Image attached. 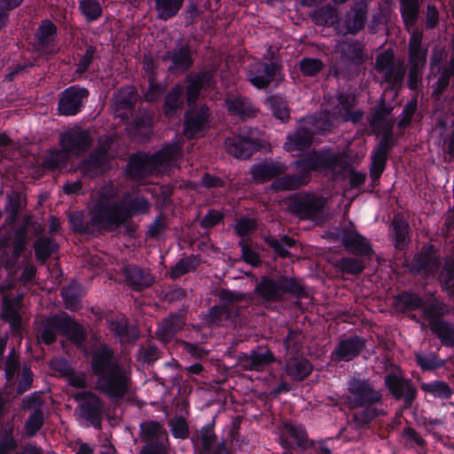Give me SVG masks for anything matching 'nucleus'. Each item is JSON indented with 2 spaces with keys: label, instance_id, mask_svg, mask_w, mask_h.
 <instances>
[{
  "label": "nucleus",
  "instance_id": "15",
  "mask_svg": "<svg viewBox=\"0 0 454 454\" xmlns=\"http://www.w3.org/2000/svg\"><path fill=\"white\" fill-rule=\"evenodd\" d=\"M89 92L84 88L71 86L66 89L59 102V112L61 115L72 116L79 113L87 100Z\"/></svg>",
  "mask_w": 454,
  "mask_h": 454
},
{
  "label": "nucleus",
  "instance_id": "30",
  "mask_svg": "<svg viewBox=\"0 0 454 454\" xmlns=\"http://www.w3.org/2000/svg\"><path fill=\"white\" fill-rule=\"evenodd\" d=\"M341 240L346 248L356 254H369L372 252L369 242L355 231L344 232Z\"/></svg>",
  "mask_w": 454,
  "mask_h": 454
},
{
  "label": "nucleus",
  "instance_id": "42",
  "mask_svg": "<svg viewBox=\"0 0 454 454\" xmlns=\"http://www.w3.org/2000/svg\"><path fill=\"white\" fill-rule=\"evenodd\" d=\"M421 388L434 397L440 399H448L452 393L450 387L442 381L423 383Z\"/></svg>",
  "mask_w": 454,
  "mask_h": 454
},
{
  "label": "nucleus",
  "instance_id": "49",
  "mask_svg": "<svg viewBox=\"0 0 454 454\" xmlns=\"http://www.w3.org/2000/svg\"><path fill=\"white\" fill-rule=\"evenodd\" d=\"M80 9L89 20L98 19L101 14L99 4L94 0H82L80 2Z\"/></svg>",
  "mask_w": 454,
  "mask_h": 454
},
{
  "label": "nucleus",
  "instance_id": "48",
  "mask_svg": "<svg viewBox=\"0 0 454 454\" xmlns=\"http://www.w3.org/2000/svg\"><path fill=\"white\" fill-rule=\"evenodd\" d=\"M171 59L176 67L186 69L192 65L190 50L187 46H182L173 52Z\"/></svg>",
  "mask_w": 454,
  "mask_h": 454
},
{
  "label": "nucleus",
  "instance_id": "27",
  "mask_svg": "<svg viewBox=\"0 0 454 454\" xmlns=\"http://www.w3.org/2000/svg\"><path fill=\"white\" fill-rule=\"evenodd\" d=\"M364 345V341L357 337L343 340L339 343L333 356H335L337 360L349 361L358 355Z\"/></svg>",
  "mask_w": 454,
  "mask_h": 454
},
{
  "label": "nucleus",
  "instance_id": "51",
  "mask_svg": "<svg viewBox=\"0 0 454 454\" xmlns=\"http://www.w3.org/2000/svg\"><path fill=\"white\" fill-rule=\"evenodd\" d=\"M169 427L174 437L178 439H185L188 437L189 429L184 419L181 417L174 418L170 420Z\"/></svg>",
  "mask_w": 454,
  "mask_h": 454
},
{
  "label": "nucleus",
  "instance_id": "52",
  "mask_svg": "<svg viewBox=\"0 0 454 454\" xmlns=\"http://www.w3.org/2000/svg\"><path fill=\"white\" fill-rule=\"evenodd\" d=\"M323 67V63L318 59L306 58L300 63L301 71L304 75L312 76Z\"/></svg>",
  "mask_w": 454,
  "mask_h": 454
},
{
  "label": "nucleus",
  "instance_id": "36",
  "mask_svg": "<svg viewBox=\"0 0 454 454\" xmlns=\"http://www.w3.org/2000/svg\"><path fill=\"white\" fill-rule=\"evenodd\" d=\"M236 311L231 305L215 306L207 316V321L212 325H223L230 320Z\"/></svg>",
  "mask_w": 454,
  "mask_h": 454
},
{
  "label": "nucleus",
  "instance_id": "19",
  "mask_svg": "<svg viewBox=\"0 0 454 454\" xmlns=\"http://www.w3.org/2000/svg\"><path fill=\"white\" fill-rule=\"evenodd\" d=\"M413 268L427 276H434L438 272L439 262L433 246H425L414 257Z\"/></svg>",
  "mask_w": 454,
  "mask_h": 454
},
{
  "label": "nucleus",
  "instance_id": "2",
  "mask_svg": "<svg viewBox=\"0 0 454 454\" xmlns=\"http://www.w3.org/2000/svg\"><path fill=\"white\" fill-rule=\"evenodd\" d=\"M91 369L98 377L96 388L114 399L122 398L131 386L130 372L121 367L105 345L91 351Z\"/></svg>",
  "mask_w": 454,
  "mask_h": 454
},
{
  "label": "nucleus",
  "instance_id": "35",
  "mask_svg": "<svg viewBox=\"0 0 454 454\" xmlns=\"http://www.w3.org/2000/svg\"><path fill=\"white\" fill-rule=\"evenodd\" d=\"M388 148V144L385 139L380 143L376 151L373 153L371 169V175L373 178H378L381 175L385 167Z\"/></svg>",
  "mask_w": 454,
  "mask_h": 454
},
{
  "label": "nucleus",
  "instance_id": "34",
  "mask_svg": "<svg viewBox=\"0 0 454 454\" xmlns=\"http://www.w3.org/2000/svg\"><path fill=\"white\" fill-rule=\"evenodd\" d=\"M112 332L118 335L121 341H132L137 337V330L134 326H129L124 317L109 321Z\"/></svg>",
  "mask_w": 454,
  "mask_h": 454
},
{
  "label": "nucleus",
  "instance_id": "25",
  "mask_svg": "<svg viewBox=\"0 0 454 454\" xmlns=\"http://www.w3.org/2000/svg\"><path fill=\"white\" fill-rule=\"evenodd\" d=\"M55 33L56 27L49 20H44L39 27L37 31V48L41 52L50 54L57 51L54 43Z\"/></svg>",
  "mask_w": 454,
  "mask_h": 454
},
{
  "label": "nucleus",
  "instance_id": "56",
  "mask_svg": "<svg viewBox=\"0 0 454 454\" xmlns=\"http://www.w3.org/2000/svg\"><path fill=\"white\" fill-rule=\"evenodd\" d=\"M269 242L275 251L282 257L287 256V248L292 247L294 245V240L286 237L280 240L277 239H270Z\"/></svg>",
  "mask_w": 454,
  "mask_h": 454
},
{
  "label": "nucleus",
  "instance_id": "50",
  "mask_svg": "<svg viewBox=\"0 0 454 454\" xmlns=\"http://www.w3.org/2000/svg\"><path fill=\"white\" fill-rule=\"evenodd\" d=\"M76 286L71 285L62 291L65 305L71 310H76L81 307L79 296L76 294Z\"/></svg>",
  "mask_w": 454,
  "mask_h": 454
},
{
  "label": "nucleus",
  "instance_id": "3",
  "mask_svg": "<svg viewBox=\"0 0 454 454\" xmlns=\"http://www.w3.org/2000/svg\"><path fill=\"white\" fill-rule=\"evenodd\" d=\"M339 106L333 110V113L327 112L325 114V119H316L314 117H308L306 124L313 127L312 131L308 127L299 128L294 134L289 135L287 140L284 145V149L286 152L303 151L310 146L312 133H324L329 131L333 125L338 121H351L356 122L360 120L362 113L357 112L350 114L348 113V106L342 102V96L338 97Z\"/></svg>",
  "mask_w": 454,
  "mask_h": 454
},
{
  "label": "nucleus",
  "instance_id": "4",
  "mask_svg": "<svg viewBox=\"0 0 454 454\" xmlns=\"http://www.w3.org/2000/svg\"><path fill=\"white\" fill-rule=\"evenodd\" d=\"M399 301L408 309H420L428 321L429 327L448 346H454V327L440 319L447 312L442 302L433 295L426 300L414 294H403Z\"/></svg>",
  "mask_w": 454,
  "mask_h": 454
},
{
  "label": "nucleus",
  "instance_id": "12",
  "mask_svg": "<svg viewBox=\"0 0 454 454\" xmlns=\"http://www.w3.org/2000/svg\"><path fill=\"white\" fill-rule=\"evenodd\" d=\"M247 76L250 82L258 89H263L281 79L279 67L275 61L270 64L262 62L252 64Z\"/></svg>",
  "mask_w": 454,
  "mask_h": 454
},
{
  "label": "nucleus",
  "instance_id": "22",
  "mask_svg": "<svg viewBox=\"0 0 454 454\" xmlns=\"http://www.w3.org/2000/svg\"><path fill=\"white\" fill-rule=\"evenodd\" d=\"M386 385L391 393L396 397H403L405 402L410 403L413 401L416 395L414 387L405 380L399 373L393 372L385 379Z\"/></svg>",
  "mask_w": 454,
  "mask_h": 454
},
{
  "label": "nucleus",
  "instance_id": "26",
  "mask_svg": "<svg viewBox=\"0 0 454 454\" xmlns=\"http://www.w3.org/2000/svg\"><path fill=\"white\" fill-rule=\"evenodd\" d=\"M286 166L278 161H264L252 167L253 178L258 182L268 181L286 171Z\"/></svg>",
  "mask_w": 454,
  "mask_h": 454
},
{
  "label": "nucleus",
  "instance_id": "33",
  "mask_svg": "<svg viewBox=\"0 0 454 454\" xmlns=\"http://www.w3.org/2000/svg\"><path fill=\"white\" fill-rule=\"evenodd\" d=\"M312 371L309 362L304 358L291 359L286 364L287 374L296 380H301Z\"/></svg>",
  "mask_w": 454,
  "mask_h": 454
},
{
  "label": "nucleus",
  "instance_id": "59",
  "mask_svg": "<svg viewBox=\"0 0 454 454\" xmlns=\"http://www.w3.org/2000/svg\"><path fill=\"white\" fill-rule=\"evenodd\" d=\"M236 231L239 236H246L255 228V222L249 218H240L236 223Z\"/></svg>",
  "mask_w": 454,
  "mask_h": 454
},
{
  "label": "nucleus",
  "instance_id": "58",
  "mask_svg": "<svg viewBox=\"0 0 454 454\" xmlns=\"http://www.w3.org/2000/svg\"><path fill=\"white\" fill-rule=\"evenodd\" d=\"M149 88L144 95V98L147 102L157 100L164 91V88L160 84H156L149 76Z\"/></svg>",
  "mask_w": 454,
  "mask_h": 454
},
{
  "label": "nucleus",
  "instance_id": "63",
  "mask_svg": "<svg viewBox=\"0 0 454 454\" xmlns=\"http://www.w3.org/2000/svg\"><path fill=\"white\" fill-rule=\"evenodd\" d=\"M223 218V215L218 211H209L201 221V225L205 228H210L218 223Z\"/></svg>",
  "mask_w": 454,
  "mask_h": 454
},
{
  "label": "nucleus",
  "instance_id": "64",
  "mask_svg": "<svg viewBox=\"0 0 454 454\" xmlns=\"http://www.w3.org/2000/svg\"><path fill=\"white\" fill-rule=\"evenodd\" d=\"M416 358L419 364L423 369H433L438 366V363L436 362L434 356H425L422 354H418Z\"/></svg>",
  "mask_w": 454,
  "mask_h": 454
},
{
  "label": "nucleus",
  "instance_id": "47",
  "mask_svg": "<svg viewBox=\"0 0 454 454\" xmlns=\"http://www.w3.org/2000/svg\"><path fill=\"white\" fill-rule=\"evenodd\" d=\"M338 50L342 52V54L348 59L351 60H362L363 53H362V45L360 43H340L338 45Z\"/></svg>",
  "mask_w": 454,
  "mask_h": 454
},
{
  "label": "nucleus",
  "instance_id": "21",
  "mask_svg": "<svg viewBox=\"0 0 454 454\" xmlns=\"http://www.w3.org/2000/svg\"><path fill=\"white\" fill-rule=\"evenodd\" d=\"M366 12H367V4L364 1L357 3L354 8L350 10V12L346 15L343 22L345 26V29L341 28L340 26H338V33L346 34L350 33L354 34L360 30L365 22L366 20Z\"/></svg>",
  "mask_w": 454,
  "mask_h": 454
},
{
  "label": "nucleus",
  "instance_id": "17",
  "mask_svg": "<svg viewBox=\"0 0 454 454\" xmlns=\"http://www.w3.org/2000/svg\"><path fill=\"white\" fill-rule=\"evenodd\" d=\"M278 434L280 442L285 448L294 445L305 448L307 445V434L301 425L285 422L279 427Z\"/></svg>",
  "mask_w": 454,
  "mask_h": 454
},
{
  "label": "nucleus",
  "instance_id": "6",
  "mask_svg": "<svg viewBox=\"0 0 454 454\" xmlns=\"http://www.w3.org/2000/svg\"><path fill=\"white\" fill-rule=\"evenodd\" d=\"M338 157L333 154L315 153L306 160L296 161L299 175L285 176L275 180L271 186L275 190H294L309 180V173L320 168L335 169Z\"/></svg>",
  "mask_w": 454,
  "mask_h": 454
},
{
  "label": "nucleus",
  "instance_id": "16",
  "mask_svg": "<svg viewBox=\"0 0 454 454\" xmlns=\"http://www.w3.org/2000/svg\"><path fill=\"white\" fill-rule=\"evenodd\" d=\"M209 127L208 108L205 106L199 109H190L184 121V133L189 138L201 137L205 130Z\"/></svg>",
  "mask_w": 454,
  "mask_h": 454
},
{
  "label": "nucleus",
  "instance_id": "24",
  "mask_svg": "<svg viewBox=\"0 0 454 454\" xmlns=\"http://www.w3.org/2000/svg\"><path fill=\"white\" fill-rule=\"evenodd\" d=\"M21 301V294H19L13 300H10L6 295L3 299L2 317L10 323L12 329L17 333L20 332L21 326V317L20 313Z\"/></svg>",
  "mask_w": 454,
  "mask_h": 454
},
{
  "label": "nucleus",
  "instance_id": "9",
  "mask_svg": "<svg viewBox=\"0 0 454 454\" xmlns=\"http://www.w3.org/2000/svg\"><path fill=\"white\" fill-rule=\"evenodd\" d=\"M347 402L350 408L364 407L380 401V392L374 390L367 381L353 379L348 385Z\"/></svg>",
  "mask_w": 454,
  "mask_h": 454
},
{
  "label": "nucleus",
  "instance_id": "57",
  "mask_svg": "<svg viewBox=\"0 0 454 454\" xmlns=\"http://www.w3.org/2000/svg\"><path fill=\"white\" fill-rule=\"evenodd\" d=\"M439 278L448 293L454 296V273L452 269L446 265Z\"/></svg>",
  "mask_w": 454,
  "mask_h": 454
},
{
  "label": "nucleus",
  "instance_id": "10",
  "mask_svg": "<svg viewBox=\"0 0 454 454\" xmlns=\"http://www.w3.org/2000/svg\"><path fill=\"white\" fill-rule=\"evenodd\" d=\"M256 289L267 300H277L286 292L294 294H300L302 292V287L295 279L286 278L277 280L264 278Z\"/></svg>",
  "mask_w": 454,
  "mask_h": 454
},
{
  "label": "nucleus",
  "instance_id": "53",
  "mask_svg": "<svg viewBox=\"0 0 454 454\" xmlns=\"http://www.w3.org/2000/svg\"><path fill=\"white\" fill-rule=\"evenodd\" d=\"M392 225L395 231V239L398 246L405 242L408 232V223L400 215H395L393 219Z\"/></svg>",
  "mask_w": 454,
  "mask_h": 454
},
{
  "label": "nucleus",
  "instance_id": "7",
  "mask_svg": "<svg viewBox=\"0 0 454 454\" xmlns=\"http://www.w3.org/2000/svg\"><path fill=\"white\" fill-rule=\"evenodd\" d=\"M140 436L148 442L141 450V454H171L168 434L162 426L155 421L140 424Z\"/></svg>",
  "mask_w": 454,
  "mask_h": 454
},
{
  "label": "nucleus",
  "instance_id": "29",
  "mask_svg": "<svg viewBox=\"0 0 454 454\" xmlns=\"http://www.w3.org/2000/svg\"><path fill=\"white\" fill-rule=\"evenodd\" d=\"M273 357L268 350L253 351L249 356L244 355L239 358V364L246 370L261 371L272 361Z\"/></svg>",
  "mask_w": 454,
  "mask_h": 454
},
{
  "label": "nucleus",
  "instance_id": "62",
  "mask_svg": "<svg viewBox=\"0 0 454 454\" xmlns=\"http://www.w3.org/2000/svg\"><path fill=\"white\" fill-rule=\"evenodd\" d=\"M18 367H19L18 358L14 355H11L7 359L6 366H5V377H6V380L8 382L13 379Z\"/></svg>",
  "mask_w": 454,
  "mask_h": 454
},
{
  "label": "nucleus",
  "instance_id": "61",
  "mask_svg": "<svg viewBox=\"0 0 454 454\" xmlns=\"http://www.w3.org/2000/svg\"><path fill=\"white\" fill-rule=\"evenodd\" d=\"M33 374L31 371L27 368H23L21 379L18 384V393L22 394L27 391L32 383Z\"/></svg>",
  "mask_w": 454,
  "mask_h": 454
},
{
  "label": "nucleus",
  "instance_id": "13",
  "mask_svg": "<svg viewBox=\"0 0 454 454\" xmlns=\"http://www.w3.org/2000/svg\"><path fill=\"white\" fill-rule=\"evenodd\" d=\"M91 145V138L89 131L80 127H74L65 131L60 137L61 148L70 155L78 156L89 149Z\"/></svg>",
  "mask_w": 454,
  "mask_h": 454
},
{
  "label": "nucleus",
  "instance_id": "31",
  "mask_svg": "<svg viewBox=\"0 0 454 454\" xmlns=\"http://www.w3.org/2000/svg\"><path fill=\"white\" fill-rule=\"evenodd\" d=\"M183 325L184 319L181 316H171L161 322L157 334L162 341H168L171 337L181 329Z\"/></svg>",
  "mask_w": 454,
  "mask_h": 454
},
{
  "label": "nucleus",
  "instance_id": "11",
  "mask_svg": "<svg viewBox=\"0 0 454 454\" xmlns=\"http://www.w3.org/2000/svg\"><path fill=\"white\" fill-rule=\"evenodd\" d=\"M75 399L80 401L78 406L79 417L98 427L103 413V403L100 399L91 392H79Z\"/></svg>",
  "mask_w": 454,
  "mask_h": 454
},
{
  "label": "nucleus",
  "instance_id": "38",
  "mask_svg": "<svg viewBox=\"0 0 454 454\" xmlns=\"http://www.w3.org/2000/svg\"><path fill=\"white\" fill-rule=\"evenodd\" d=\"M184 0H156L159 17L168 20L175 16L180 10Z\"/></svg>",
  "mask_w": 454,
  "mask_h": 454
},
{
  "label": "nucleus",
  "instance_id": "46",
  "mask_svg": "<svg viewBox=\"0 0 454 454\" xmlns=\"http://www.w3.org/2000/svg\"><path fill=\"white\" fill-rule=\"evenodd\" d=\"M56 249V244L48 238H41L35 243V256L40 261H45Z\"/></svg>",
  "mask_w": 454,
  "mask_h": 454
},
{
  "label": "nucleus",
  "instance_id": "14",
  "mask_svg": "<svg viewBox=\"0 0 454 454\" xmlns=\"http://www.w3.org/2000/svg\"><path fill=\"white\" fill-rule=\"evenodd\" d=\"M214 77L212 71H207L187 79V101L189 105H192L200 96L216 99L215 95L210 94L215 87Z\"/></svg>",
  "mask_w": 454,
  "mask_h": 454
},
{
  "label": "nucleus",
  "instance_id": "60",
  "mask_svg": "<svg viewBox=\"0 0 454 454\" xmlns=\"http://www.w3.org/2000/svg\"><path fill=\"white\" fill-rule=\"evenodd\" d=\"M192 267V260L191 258H185L180 260L171 270V277L176 278L184 273L188 272Z\"/></svg>",
  "mask_w": 454,
  "mask_h": 454
},
{
  "label": "nucleus",
  "instance_id": "1",
  "mask_svg": "<svg viewBox=\"0 0 454 454\" xmlns=\"http://www.w3.org/2000/svg\"><path fill=\"white\" fill-rule=\"evenodd\" d=\"M148 209L149 203L144 197L124 192L110 184L93 193L90 222L97 229L117 227Z\"/></svg>",
  "mask_w": 454,
  "mask_h": 454
},
{
  "label": "nucleus",
  "instance_id": "8",
  "mask_svg": "<svg viewBox=\"0 0 454 454\" xmlns=\"http://www.w3.org/2000/svg\"><path fill=\"white\" fill-rule=\"evenodd\" d=\"M260 132L256 129L244 127L239 136L225 140L227 152L236 158H247L262 143Z\"/></svg>",
  "mask_w": 454,
  "mask_h": 454
},
{
  "label": "nucleus",
  "instance_id": "40",
  "mask_svg": "<svg viewBox=\"0 0 454 454\" xmlns=\"http://www.w3.org/2000/svg\"><path fill=\"white\" fill-rule=\"evenodd\" d=\"M401 12L406 27L409 28L412 26L419 13L418 0H400Z\"/></svg>",
  "mask_w": 454,
  "mask_h": 454
},
{
  "label": "nucleus",
  "instance_id": "41",
  "mask_svg": "<svg viewBox=\"0 0 454 454\" xmlns=\"http://www.w3.org/2000/svg\"><path fill=\"white\" fill-rule=\"evenodd\" d=\"M375 67L381 73L386 82L392 80L393 53L385 51L380 54L376 59Z\"/></svg>",
  "mask_w": 454,
  "mask_h": 454
},
{
  "label": "nucleus",
  "instance_id": "39",
  "mask_svg": "<svg viewBox=\"0 0 454 454\" xmlns=\"http://www.w3.org/2000/svg\"><path fill=\"white\" fill-rule=\"evenodd\" d=\"M70 154L61 148L59 151L50 152L44 160L43 165L51 169H60L66 167L69 160Z\"/></svg>",
  "mask_w": 454,
  "mask_h": 454
},
{
  "label": "nucleus",
  "instance_id": "54",
  "mask_svg": "<svg viewBox=\"0 0 454 454\" xmlns=\"http://www.w3.org/2000/svg\"><path fill=\"white\" fill-rule=\"evenodd\" d=\"M340 269L348 273L357 274L360 273L364 268V262L356 258H343L339 262Z\"/></svg>",
  "mask_w": 454,
  "mask_h": 454
},
{
  "label": "nucleus",
  "instance_id": "23",
  "mask_svg": "<svg viewBox=\"0 0 454 454\" xmlns=\"http://www.w3.org/2000/svg\"><path fill=\"white\" fill-rule=\"evenodd\" d=\"M422 34L419 31L413 32L410 41V61L411 70L410 72L411 87L413 88V81L417 79V69L425 64L426 51L420 47Z\"/></svg>",
  "mask_w": 454,
  "mask_h": 454
},
{
  "label": "nucleus",
  "instance_id": "28",
  "mask_svg": "<svg viewBox=\"0 0 454 454\" xmlns=\"http://www.w3.org/2000/svg\"><path fill=\"white\" fill-rule=\"evenodd\" d=\"M124 275L129 286L134 289H142L150 286L153 282L152 275L137 266H128L124 269Z\"/></svg>",
  "mask_w": 454,
  "mask_h": 454
},
{
  "label": "nucleus",
  "instance_id": "43",
  "mask_svg": "<svg viewBox=\"0 0 454 454\" xmlns=\"http://www.w3.org/2000/svg\"><path fill=\"white\" fill-rule=\"evenodd\" d=\"M62 328H65L69 339L74 344L80 345L84 340L85 336L82 328L71 318L63 317Z\"/></svg>",
  "mask_w": 454,
  "mask_h": 454
},
{
  "label": "nucleus",
  "instance_id": "45",
  "mask_svg": "<svg viewBox=\"0 0 454 454\" xmlns=\"http://www.w3.org/2000/svg\"><path fill=\"white\" fill-rule=\"evenodd\" d=\"M272 113L277 119L285 121L289 118V110L286 102L279 96H270L268 98Z\"/></svg>",
  "mask_w": 454,
  "mask_h": 454
},
{
  "label": "nucleus",
  "instance_id": "55",
  "mask_svg": "<svg viewBox=\"0 0 454 454\" xmlns=\"http://www.w3.org/2000/svg\"><path fill=\"white\" fill-rule=\"evenodd\" d=\"M136 96L132 88H127L121 90L115 97V105L117 108H129L135 101Z\"/></svg>",
  "mask_w": 454,
  "mask_h": 454
},
{
  "label": "nucleus",
  "instance_id": "44",
  "mask_svg": "<svg viewBox=\"0 0 454 454\" xmlns=\"http://www.w3.org/2000/svg\"><path fill=\"white\" fill-rule=\"evenodd\" d=\"M183 92V86L176 85L166 97L164 105V113L166 116L170 117L176 112L180 106V95Z\"/></svg>",
  "mask_w": 454,
  "mask_h": 454
},
{
  "label": "nucleus",
  "instance_id": "5",
  "mask_svg": "<svg viewBox=\"0 0 454 454\" xmlns=\"http://www.w3.org/2000/svg\"><path fill=\"white\" fill-rule=\"evenodd\" d=\"M180 154L181 148L176 143L164 147L154 155L136 153L129 162L127 174L131 179L140 180L149 174L168 172L176 165Z\"/></svg>",
  "mask_w": 454,
  "mask_h": 454
},
{
  "label": "nucleus",
  "instance_id": "18",
  "mask_svg": "<svg viewBox=\"0 0 454 454\" xmlns=\"http://www.w3.org/2000/svg\"><path fill=\"white\" fill-rule=\"evenodd\" d=\"M109 159L105 146H100L79 166V169L83 176L90 177L98 176L107 168Z\"/></svg>",
  "mask_w": 454,
  "mask_h": 454
},
{
  "label": "nucleus",
  "instance_id": "20",
  "mask_svg": "<svg viewBox=\"0 0 454 454\" xmlns=\"http://www.w3.org/2000/svg\"><path fill=\"white\" fill-rule=\"evenodd\" d=\"M42 403L43 401L38 393L29 395L24 403L25 408L35 409L25 424L26 432L30 436L35 435L43 424V414L40 410Z\"/></svg>",
  "mask_w": 454,
  "mask_h": 454
},
{
  "label": "nucleus",
  "instance_id": "37",
  "mask_svg": "<svg viewBox=\"0 0 454 454\" xmlns=\"http://www.w3.org/2000/svg\"><path fill=\"white\" fill-rule=\"evenodd\" d=\"M63 317L56 316L50 318L44 325L39 340L45 344L55 341L57 332L62 328Z\"/></svg>",
  "mask_w": 454,
  "mask_h": 454
},
{
  "label": "nucleus",
  "instance_id": "32",
  "mask_svg": "<svg viewBox=\"0 0 454 454\" xmlns=\"http://www.w3.org/2000/svg\"><path fill=\"white\" fill-rule=\"evenodd\" d=\"M229 112L240 117L249 116L252 114L250 102L239 95H229L225 99Z\"/></svg>",
  "mask_w": 454,
  "mask_h": 454
}]
</instances>
